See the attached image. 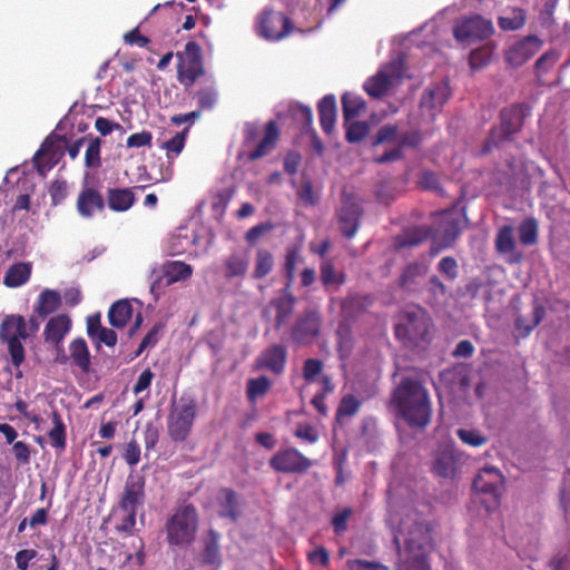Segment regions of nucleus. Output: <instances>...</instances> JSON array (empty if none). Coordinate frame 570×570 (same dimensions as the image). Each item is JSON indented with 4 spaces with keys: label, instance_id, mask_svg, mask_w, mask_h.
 Wrapping results in <instances>:
<instances>
[{
    "label": "nucleus",
    "instance_id": "nucleus-35",
    "mask_svg": "<svg viewBox=\"0 0 570 570\" xmlns=\"http://www.w3.org/2000/svg\"><path fill=\"white\" fill-rule=\"evenodd\" d=\"M132 316V306L128 299L115 302L108 311V321L111 326L122 328Z\"/></svg>",
    "mask_w": 570,
    "mask_h": 570
},
{
    "label": "nucleus",
    "instance_id": "nucleus-64",
    "mask_svg": "<svg viewBox=\"0 0 570 570\" xmlns=\"http://www.w3.org/2000/svg\"><path fill=\"white\" fill-rule=\"evenodd\" d=\"M461 223L459 219H452L446 222L443 230V243L444 247L452 246L458 239L461 233Z\"/></svg>",
    "mask_w": 570,
    "mask_h": 570
},
{
    "label": "nucleus",
    "instance_id": "nucleus-30",
    "mask_svg": "<svg viewBox=\"0 0 570 570\" xmlns=\"http://www.w3.org/2000/svg\"><path fill=\"white\" fill-rule=\"evenodd\" d=\"M431 234L428 226H416L404 230L403 234L395 237L394 246L396 249L412 248L424 243Z\"/></svg>",
    "mask_w": 570,
    "mask_h": 570
},
{
    "label": "nucleus",
    "instance_id": "nucleus-48",
    "mask_svg": "<svg viewBox=\"0 0 570 570\" xmlns=\"http://www.w3.org/2000/svg\"><path fill=\"white\" fill-rule=\"evenodd\" d=\"M187 132L188 128H185L183 131L177 132L173 138L161 145V148L167 151V158L169 161H173V159L183 151L186 144Z\"/></svg>",
    "mask_w": 570,
    "mask_h": 570
},
{
    "label": "nucleus",
    "instance_id": "nucleus-53",
    "mask_svg": "<svg viewBox=\"0 0 570 570\" xmlns=\"http://www.w3.org/2000/svg\"><path fill=\"white\" fill-rule=\"evenodd\" d=\"M122 515L118 519L115 528L117 532L126 535H131L136 527L137 511L135 510H120Z\"/></svg>",
    "mask_w": 570,
    "mask_h": 570
},
{
    "label": "nucleus",
    "instance_id": "nucleus-21",
    "mask_svg": "<svg viewBox=\"0 0 570 570\" xmlns=\"http://www.w3.org/2000/svg\"><path fill=\"white\" fill-rule=\"evenodd\" d=\"M429 264L424 262H412L407 264L400 277L399 286L407 293H417L422 288V281L429 273Z\"/></svg>",
    "mask_w": 570,
    "mask_h": 570
},
{
    "label": "nucleus",
    "instance_id": "nucleus-41",
    "mask_svg": "<svg viewBox=\"0 0 570 570\" xmlns=\"http://www.w3.org/2000/svg\"><path fill=\"white\" fill-rule=\"evenodd\" d=\"M247 271L246 250L233 253L225 262V276L234 278L244 276Z\"/></svg>",
    "mask_w": 570,
    "mask_h": 570
},
{
    "label": "nucleus",
    "instance_id": "nucleus-58",
    "mask_svg": "<svg viewBox=\"0 0 570 570\" xmlns=\"http://www.w3.org/2000/svg\"><path fill=\"white\" fill-rule=\"evenodd\" d=\"M419 185L426 190L435 191L438 194H443V188L441 186L439 176L431 171L424 170L419 178Z\"/></svg>",
    "mask_w": 570,
    "mask_h": 570
},
{
    "label": "nucleus",
    "instance_id": "nucleus-45",
    "mask_svg": "<svg viewBox=\"0 0 570 570\" xmlns=\"http://www.w3.org/2000/svg\"><path fill=\"white\" fill-rule=\"evenodd\" d=\"M519 239L524 246H532L539 239V225L538 220L533 217L525 218L518 228Z\"/></svg>",
    "mask_w": 570,
    "mask_h": 570
},
{
    "label": "nucleus",
    "instance_id": "nucleus-50",
    "mask_svg": "<svg viewBox=\"0 0 570 570\" xmlns=\"http://www.w3.org/2000/svg\"><path fill=\"white\" fill-rule=\"evenodd\" d=\"M303 258L299 256L297 248H291L286 252L285 264H284V273L287 279L286 286L291 288L296 272L297 263H302Z\"/></svg>",
    "mask_w": 570,
    "mask_h": 570
},
{
    "label": "nucleus",
    "instance_id": "nucleus-10",
    "mask_svg": "<svg viewBox=\"0 0 570 570\" xmlns=\"http://www.w3.org/2000/svg\"><path fill=\"white\" fill-rule=\"evenodd\" d=\"M493 31V24L490 20L480 14H474L458 21L453 33L456 40L470 42L487 39Z\"/></svg>",
    "mask_w": 570,
    "mask_h": 570
},
{
    "label": "nucleus",
    "instance_id": "nucleus-19",
    "mask_svg": "<svg viewBox=\"0 0 570 570\" xmlns=\"http://www.w3.org/2000/svg\"><path fill=\"white\" fill-rule=\"evenodd\" d=\"M102 194L95 187H83L77 198L76 208L80 217L89 219L105 209Z\"/></svg>",
    "mask_w": 570,
    "mask_h": 570
},
{
    "label": "nucleus",
    "instance_id": "nucleus-26",
    "mask_svg": "<svg viewBox=\"0 0 570 570\" xmlns=\"http://www.w3.org/2000/svg\"><path fill=\"white\" fill-rule=\"evenodd\" d=\"M281 131L275 120H269L265 126L264 137L252 150V160L271 154L277 145Z\"/></svg>",
    "mask_w": 570,
    "mask_h": 570
},
{
    "label": "nucleus",
    "instance_id": "nucleus-7",
    "mask_svg": "<svg viewBox=\"0 0 570 570\" xmlns=\"http://www.w3.org/2000/svg\"><path fill=\"white\" fill-rule=\"evenodd\" d=\"M473 489L485 497L483 500L487 510L492 505L499 504L504 490V476L501 471L494 466H484L473 480Z\"/></svg>",
    "mask_w": 570,
    "mask_h": 570
},
{
    "label": "nucleus",
    "instance_id": "nucleus-1",
    "mask_svg": "<svg viewBox=\"0 0 570 570\" xmlns=\"http://www.w3.org/2000/svg\"><path fill=\"white\" fill-rule=\"evenodd\" d=\"M391 405L412 429H425L432 419L428 390L415 379L404 377L391 395Z\"/></svg>",
    "mask_w": 570,
    "mask_h": 570
},
{
    "label": "nucleus",
    "instance_id": "nucleus-62",
    "mask_svg": "<svg viewBox=\"0 0 570 570\" xmlns=\"http://www.w3.org/2000/svg\"><path fill=\"white\" fill-rule=\"evenodd\" d=\"M4 342L8 344V351L12 364L18 368L24 361V348L23 345L21 344V340L12 337V340Z\"/></svg>",
    "mask_w": 570,
    "mask_h": 570
},
{
    "label": "nucleus",
    "instance_id": "nucleus-37",
    "mask_svg": "<svg viewBox=\"0 0 570 570\" xmlns=\"http://www.w3.org/2000/svg\"><path fill=\"white\" fill-rule=\"evenodd\" d=\"M219 533L210 529L204 541V551L202 553V561L205 564L214 566L216 568L220 564V552H219Z\"/></svg>",
    "mask_w": 570,
    "mask_h": 570
},
{
    "label": "nucleus",
    "instance_id": "nucleus-44",
    "mask_svg": "<svg viewBox=\"0 0 570 570\" xmlns=\"http://www.w3.org/2000/svg\"><path fill=\"white\" fill-rule=\"evenodd\" d=\"M234 193L235 187L233 185H229L223 189H217L216 191L213 193L210 205L213 213L217 218L224 216L227 205L229 200L233 198Z\"/></svg>",
    "mask_w": 570,
    "mask_h": 570
},
{
    "label": "nucleus",
    "instance_id": "nucleus-17",
    "mask_svg": "<svg viewBox=\"0 0 570 570\" xmlns=\"http://www.w3.org/2000/svg\"><path fill=\"white\" fill-rule=\"evenodd\" d=\"M296 297L288 286H285L282 294L272 299L265 309V314H274L275 328L279 330L285 325L294 312Z\"/></svg>",
    "mask_w": 570,
    "mask_h": 570
},
{
    "label": "nucleus",
    "instance_id": "nucleus-61",
    "mask_svg": "<svg viewBox=\"0 0 570 570\" xmlns=\"http://www.w3.org/2000/svg\"><path fill=\"white\" fill-rule=\"evenodd\" d=\"M323 371V362L318 358H307L303 364V377L307 383L315 381Z\"/></svg>",
    "mask_w": 570,
    "mask_h": 570
},
{
    "label": "nucleus",
    "instance_id": "nucleus-4",
    "mask_svg": "<svg viewBox=\"0 0 570 570\" xmlns=\"http://www.w3.org/2000/svg\"><path fill=\"white\" fill-rule=\"evenodd\" d=\"M177 58V80L185 88L194 86L206 75L202 47L194 40L186 42L184 50L175 53Z\"/></svg>",
    "mask_w": 570,
    "mask_h": 570
},
{
    "label": "nucleus",
    "instance_id": "nucleus-59",
    "mask_svg": "<svg viewBox=\"0 0 570 570\" xmlns=\"http://www.w3.org/2000/svg\"><path fill=\"white\" fill-rule=\"evenodd\" d=\"M272 381L266 375H259L252 379V402L258 397L265 396L272 389Z\"/></svg>",
    "mask_w": 570,
    "mask_h": 570
},
{
    "label": "nucleus",
    "instance_id": "nucleus-54",
    "mask_svg": "<svg viewBox=\"0 0 570 570\" xmlns=\"http://www.w3.org/2000/svg\"><path fill=\"white\" fill-rule=\"evenodd\" d=\"M456 435L464 444L473 448H480L488 442V439L474 429H459Z\"/></svg>",
    "mask_w": 570,
    "mask_h": 570
},
{
    "label": "nucleus",
    "instance_id": "nucleus-36",
    "mask_svg": "<svg viewBox=\"0 0 570 570\" xmlns=\"http://www.w3.org/2000/svg\"><path fill=\"white\" fill-rule=\"evenodd\" d=\"M60 294L53 289H45L40 293L38 297V302L35 307V313L38 314L40 318H46L48 315L56 312L60 307Z\"/></svg>",
    "mask_w": 570,
    "mask_h": 570
},
{
    "label": "nucleus",
    "instance_id": "nucleus-46",
    "mask_svg": "<svg viewBox=\"0 0 570 570\" xmlns=\"http://www.w3.org/2000/svg\"><path fill=\"white\" fill-rule=\"evenodd\" d=\"M425 291L428 293L426 302L430 305L440 303L441 298H445L448 292L446 286L436 275H432L429 278L425 285Z\"/></svg>",
    "mask_w": 570,
    "mask_h": 570
},
{
    "label": "nucleus",
    "instance_id": "nucleus-5",
    "mask_svg": "<svg viewBox=\"0 0 570 570\" xmlns=\"http://www.w3.org/2000/svg\"><path fill=\"white\" fill-rule=\"evenodd\" d=\"M197 415V401L188 395H183L174 402L167 417V430L175 442L185 441L190 434L194 420Z\"/></svg>",
    "mask_w": 570,
    "mask_h": 570
},
{
    "label": "nucleus",
    "instance_id": "nucleus-40",
    "mask_svg": "<svg viewBox=\"0 0 570 570\" xmlns=\"http://www.w3.org/2000/svg\"><path fill=\"white\" fill-rule=\"evenodd\" d=\"M546 315V308L538 302H534L531 313V318L527 320L524 316H519L515 320V328L523 336H528L534 327H537Z\"/></svg>",
    "mask_w": 570,
    "mask_h": 570
},
{
    "label": "nucleus",
    "instance_id": "nucleus-3",
    "mask_svg": "<svg viewBox=\"0 0 570 570\" xmlns=\"http://www.w3.org/2000/svg\"><path fill=\"white\" fill-rule=\"evenodd\" d=\"M167 541L171 546L189 544L198 530V512L190 504L179 507L166 524Z\"/></svg>",
    "mask_w": 570,
    "mask_h": 570
},
{
    "label": "nucleus",
    "instance_id": "nucleus-28",
    "mask_svg": "<svg viewBox=\"0 0 570 570\" xmlns=\"http://www.w3.org/2000/svg\"><path fill=\"white\" fill-rule=\"evenodd\" d=\"M217 501L219 515L222 518H228L232 521H236L240 514L237 493L228 488L220 489L217 495Z\"/></svg>",
    "mask_w": 570,
    "mask_h": 570
},
{
    "label": "nucleus",
    "instance_id": "nucleus-49",
    "mask_svg": "<svg viewBox=\"0 0 570 570\" xmlns=\"http://www.w3.org/2000/svg\"><path fill=\"white\" fill-rule=\"evenodd\" d=\"M346 129L345 138L348 142L355 144L362 141L370 131V126L366 121H350L344 125Z\"/></svg>",
    "mask_w": 570,
    "mask_h": 570
},
{
    "label": "nucleus",
    "instance_id": "nucleus-12",
    "mask_svg": "<svg viewBox=\"0 0 570 570\" xmlns=\"http://www.w3.org/2000/svg\"><path fill=\"white\" fill-rule=\"evenodd\" d=\"M291 30V20L281 12L265 11L257 22V32L267 40H279Z\"/></svg>",
    "mask_w": 570,
    "mask_h": 570
},
{
    "label": "nucleus",
    "instance_id": "nucleus-29",
    "mask_svg": "<svg viewBox=\"0 0 570 570\" xmlns=\"http://www.w3.org/2000/svg\"><path fill=\"white\" fill-rule=\"evenodd\" d=\"M320 124L326 135H331L336 122V99L333 95L324 96L318 105Z\"/></svg>",
    "mask_w": 570,
    "mask_h": 570
},
{
    "label": "nucleus",
    "instance_id": "nucleus-14",
    "mask_svg": "<svg viewBox=\"0 0 570 570\" xmlns=\"http://www.w3.org/2000/svg\"><path fill=\"white\" fill-rule=\"evenodd\" d=\"M542 45V40L534 35L523 37L507 50L505 60L512 67H520L530 60Z\"/></svg>",
    "mask_w": 570,
    "mask_h": 570
},
{
    "label": "nucleus",
    "instance_id": "nucleus-34",
    "mask_svg": "<svg viewBox=\"0 0 570 570\" xmlns=\"http://www.w3.org/2000/svg\"><path fill=\"white\" fill-rule=\"evenodd\" d=\"M31 271V263H14L7 271L3 278V284L10 288L20 287L29 281Z\"/></svg>",
    "mask_w": 570,
    "mask_h": 570
},
{
    "label": "nucleus",
    "instance_id": "nucleus-20",
    "mask_svg": "<svg viewBox=\"0 0 570 570\" xmlns=\"http://www.w3.org/2000/svg\"><path fill=\"white\" fill-rule=\"evenodd\" d=\"M494 247L498 254L508 256L507 263L510 265H517L523 261V254L517 250L513 228L510 225H504L499 229L495 236Z\"/></svg>",
    "mask_w": 570,
    "mask_h": 570
},
{
    "label": "nucleus",
    "instance_id": "nucleus-24",
    "mask_svg": "<svg viewBox=\"0 0 570 570\" xmlns=\"http://www.w3.org/2000/svg\"><path fill=\"white\" fill-rule=\"evenodd\" d=\"M219 88L214 79L205 81L195 92L197 109L203 114L214 110L219 102Z\"/></svg>",
    "mask_w": 570,
    "mask_h": 570
},
{
    "label": "nucleus",
    "instance_id": "nucleus-13",
    "mask_svg": "<svg viewBox=\"0 0 570 570\" xmlns=\"http://www.w3.org/2000/svg\"><path fill=\"white\" fill-rule=\"evenodd\" d=\"M321 323V315L317 312H305L292 327V340L301 345L311 343L320 334Z\"/></svg>",
    "mask_w": 570,
    "mask_h": 570
},
{
    "label": "nucleus",
    "instance_id": "nucleus-25",
    "mask_svg": "<svg viewBox=\"0 0 570 570\" xmlns=\"http://www.w3.org/2000/svg\"><path fill=\"white\" fill-rule=\"evenodd\" d=\"M144 186L132 188H108L107 205L112 212H126L135 203L134 190H142Z\"/></svg>",
    "mask_w": 570,
    "mask_h": 570
},
{
    "label": "nucleus",
    "instance_id": "nucleus-33",
    "mask_svg": "<svg viewBox=\"0 0 570 570\" xmlns=\"http://www.w3.org/2000/svg\"><path fill=\"white\" fill-rule=\"evenodd\" d=\"M193 275V267L181 261H169L163 265V277L166 285L188 279Z\"/></svg>",
    "mask_w": 570,
    "mask_h": 570
},
{
    "label": "nucleus",
    "instance_id": "nucleus-16",
    "mask_svg": "<svg viewBox=\"0 0 570 570\" xmlns=\"http://www.w3.org/2000/svg\"><path fill=\"white\" fill-rule=\"evenodd\" d=\"M145 500V479L140 474H130L125 483L124 492L120 498L119 510H135L144 504Z\"/></svg>",
    "mask_w": 570,
    "mask_h": 570
},
{
    "label": "nucleus",
    "instance_id": "nucleus-2",
    "mask_svg": "<svg viewBox=\"0 0 570 570\" xmlns=\"http://www.w3.org/2000/svg\"><path fill=\"white\" fill-rule=\"evenodd\" d=\"M530 110L529 105L524 102L512 104L503 108L500 112V125L490 129L489 136L482 145L481 154L488 155L502 142L511 140L522 129Z\"/></svg>",
    "mask_w": 570,
    "mask_h": 570
},
{
    "label": "nucleus",
    "instance_id": "nucleus-56",
    "mask_svg": "<svg viewBox=\"0 0 570 570\" xmlns=\"http://www.w3.org/2000/svg\"><path fill=\"white\" fill-rule=\"evenodd\" d=\"M423 140V134L420 129H412L399 134L397 147L417 148Z\"/></svg>",
    "mask_w": 570,
    "mask_h": 570
},
{
    "label": "nucleus",
    "instance_id": "nucleus-42",
    "mask_svg": "<svg viewBox=\"0 0 570 570\" xmlns=\"http://www.w3.org/2000/svg\"><path fill=\"white\" fill-rule=\"evenodd\" d=\"M51 420L53 428L48 433L50 443L56 449L65 450L67 445L66 425L58 411H52Z\"/></svg>",
    "mask_w": 570,
    "mask_h": 570
},
{
    "label": "nucleus",
    "instance_id": "nucleus-52",
    "mask_svg": "<svg viewBox=\"0 0 570 570\" xmlns=\"http://www.w3.org/2000/svg\"><path fill=\"white\" fill-rule=\"evenodd\" d=\"M101 139L96 137L90 139L85 154V165L88 168H98L101 165L100 159Z\"/></svg>",
    "mask_w": 570,
    "mask_h": 570
},
{
    "label": "nucleus",
    "instance_id": "nucleus-22",
    "mask_svg": "<svg viewBox=\"0 0 570 570\" xmlns=\"http://www.w3.org/2000/svg\"><path fill=\"white\" fill-rule=\"evenodd\" d=\"M71 328V320L66 314L51 317L45 326L43 337L46 343L61 350V343Z\"/></svg>",
    "mask_w": 570,
    "mask_h": 570
},
{
    "label": "nucleus",
    "instance_id": "nucleus-47",
    "mask_svg": "<svg viewBox=\"0 0 570 570\" xmlns=\"http://www.w3.org/2000/svg\"><path fill=\"white\" fill-rule=\"evenodd\" d=\"M198 239V236L193 232L190 235L188 234L187 229H179L178 233L173 237L171 239V252L173 255H180L187 252V246L184 245V242L186 245L190 246L196 243Z\"/></svg>",
    "mask_w": 570,
    "mask_h": 570
},
{
    "label": "nucleus",
    "instance_id": "nucleus-6",
    "mask_svg": "<svg viewBox=\"0 0 570 570\" xmlns=\"http://www.w3.org/2000/svg\"><path fill=\"white\" fill-rule=\"evenodd\" d=\"M400 318L394 327L395 336L399 340L416 344L428 338L432 324L423 308L410 306L402 312Z\"/></svg>",
    "mask_w": 570,
    "mask_h": 570
},
{
    "label": "nucleus",
    "instance_id": "nucleus-8",
    "mask_svg": "<svg viewBox=\"0 0 570 570\" xmlns=\"http://www.w3.org/2000/svg\"><path fill=\"white\" fill-rule=\"evenodd\" d=\"M273 470L287 474H304L312 466L313 461L295 448L278 450L269 460Z\"/></svg>",
    "mask_w": 570,
    "mask_h": 570
},
{
    "label": "nucleus",
    "instance_id": "nucleus-15",
    "mask_svg": "<svg viewBox=\"0 0 570 570\" xmlns=\"http://www.w3.org/2000/svg\"><path fill=\"white\" fill-rule=\"evenodd\" d=\"M69 355L61 352L57 356V362L67 364L70 361L71 365L79 368L82 374H88L91 366V356L88 344L85 338L77 337L69 343Z\"/></svg>",
    "mask_w": 570,
    "mask_h": 570
},
{
    "label": "nucleus",
    "instance_id": "nucleus-43",
    "mask_svg": "<svg viewBox=\"0 0 570 570\" xmlns=\"http://www.w3.org/2000/svg\"><path fill=\"white\" fill-rule=\"evenodd\" d=\"M361 405L362 402L355 395H344L335 412L336 422L342 424L344 419L354 416L360 411Z\"/></svg>",
    "mask_w": 570,
    "mask_h": 570
},
{
    "label": "nucleus",
    "instance_id": "nucleus-32",
    "mask_svg": "<svg viewBox=\"0 0 570 570\" xmlns=\"http://www.w3.org/2000/svg\"><path fill=\"white\" fill-rule=\"evenodd\" d=\"M527 23V11L520 7H507L498 18V26L503 31H517Z\"/></svg>",
    "mask_w": 570,
    "mask_h": 570
},
{
    "label": "nucleus",
    "instance_id": "nucleus-11",
    "mask_svg": "<svg viewBox=\"0 0 570 570\" xmlns=\"http://www.w3.org/2000/svg\"><path fill=\"white\" fill-rule=\"evenodd\" d=\"M287 356V348L284 345L272 344L257 355L253 368L281 376L285 372Z\"/></svg>",
    "mask_w": 570,
    "mask_h": 570
},
{
    "label": "nucleus",
    "instance_id": "nucleus-27",
    "mask_svg": "<svg viewBox=\"0 0 570 570\" xmlns=\"http://www.w3.org/2000/svg\"><path fill=\"white\" fill-rule=\"evenodd\" d=\"M458 458L451 448L438 451L432 465V472L441 478H452L456 471Z\"/></svg>",
    "mask_w": 570,
    "mask_h": 570
},
{
    "label": "nucleus",
    "instance_id": "nucleus-23",
    "mask_svg": "<svg viewBox=\"0 0 570 570\" xmlns=\"http://www.w3.org/2000/svg\"><path fill=\"white\" fill-rule=\"evenodd\" d=\"M450 97V88L446 82L429 86L421 98L420 107L428 109L432 115L439 111Z\"/></svg>",
    "mask_w": 570,
    "mask_h": 570
},
{
    "label": "nucleus",
    "instance_id": "nucleus-57",
    "mask_svg": "<svg viewBox=\"0 0 570 570\" xmlns=\"http://www.w3.org/2000/svg\"><path fill=\"white\" fill-rule=\"evenodd\" d=\"M396 139L399 140V128L396 125L389 124L382 126L377 130L373 140V145L376 146L381 144L393 142Z\"/></svg>",
    "mask_w": 570,
    "mask_h": 570
},
{
    "label": "nucleus",
    "instance_id": "nucleus-39",
    "mask_svg": "<svg viewBox=\"0 0 570 570\" xmlns=\"http://www.w3.org/2000/svg\"><path fill=\"white\" fill-rule=\"evenodd\" d=\"M321 282L325 287H340L346 282V275L342 271L335 268L332 258H324L320 265Z\"/></svg>",
    "mask_w": 570,
    "mask_h": 570
},
{
    "label": "nucleus",
    "instance_id": "nucleus-18",
    "mask_svg": "<svg viewBox=\"0 0 570 570\" xmlns=\"http://www.w3.org/2000/svg\"><path fill=\"white\" fill-rule=\"evenodd\" d=\"M363 215L361 205L352 197H346L343 200L338 214L340 229L346 238H352L360 226V220Z\"/></svg>",
    "mask_w": 570,
    "mask_h": 570
},
{
    "label": "nucleus",
    "instance_id": "nucleus-60",
    "mask_svg": "<svg viewBox=\"0 0 570 570\" xmlns=\"http://www.w3.org/2000/svg\"><path fill=\"white\" fill-rule=\"evenodd\" d=\"M438 271L448 279L454 281L459 275L458 262L452 256L443 257L438 264Z\"/></svg>",
    "mask_w": 570,
    "mask_h": 570
},
{
    "label": "nucleus",
    "instance_id": "nucleus-55",
    "mask_svg": "<svg viewBox=\"0 0 570 570\" xmlns=\"http://www.w3.org/2000/svg\"><path fill=\"white\" fill-rule=\"evenodd\" d=\"M492 57V51L489 47H480L470 52L469 65L471 69H481L485 67Z\"/></svg>",
    "mask_w": 570,
    "mask_h": 570
},
{
    "label": "nucleus",
    "instance_id": "nucleus-31",
    "mask_svg": "<svg viewBox=\"0 0 570 570\" xmlns=\"http://www.w3.org/2000/svg\"><path fill=\"white\" fill-rule=\"evenodd\" d=\"M393 75L380 70L365 81L364 90L373 98H381L389 92L393 86Z\"/></svg>",
    "mask_w": 570,
    "mask_h": 570
},
{
    "label": "nucleus",
    "instance_id": "nucleus-51",
    "mask_svg": "<svg viewBox=\"0 0 570 570\" xmlns=\"http://www.w3.org/2000/svg\"><path fill=\"white\" fill-rule=\"evenodd\" d=\"M273 266V255L267 250L259 249L256 256L254 276L257 278L266 276L272 271Z\"/></svg>",
    "mask_w": 570,
    "mask_h": 570
},
{
    "label": "nucleus",
    "instance_id": "nucleus-63",
    "mask_svg": "<svg viewBox=\"0 0 570 570\" xmlns=\"http://www.w3.org/2000/svg\"><path fill=\"white\" fill-rule=\"evenodd\" d=\"M49 195L52 206L61 204L68 195L67 183L63 180H53L49 188Z\"/></svg>",
    "mask_w": 570,
    "mask_h": 570
},
{
    "label": "nucleus",
    "instance_id": "nucleus-38",
    "mask_svg": "<svg viewBox=\"0 0 570 570\" xmlns=\"http://www.w3.org/2000/svg\"><path fill=\"white\" fill-rule=\"evenodd\" d=\"M342 107L344 125H347V122L354 120L363 111H365L366 102L358 95L345 92L342 96Z\"/></svg>",
    "mask_w": 570,
    "mask_h": 570
},
{
    "label": "nucleus",
    "instance_id": "nucleus-9",
    "mask_svg": "<svg viewBox=\"0 0 570 570\" xmlns=\"http://www.w3.org/2000/svg\"><path fill=\"white\" fill-rule=\"evenodd\" d=\"M63 144H67V139L60 135H50L43 140L33 156L35 166L40 175L45 176L60 161L63 156Z\"/></svg>",
    "mask_w": 570,
    "mask_h": 570
}]
</instances>
